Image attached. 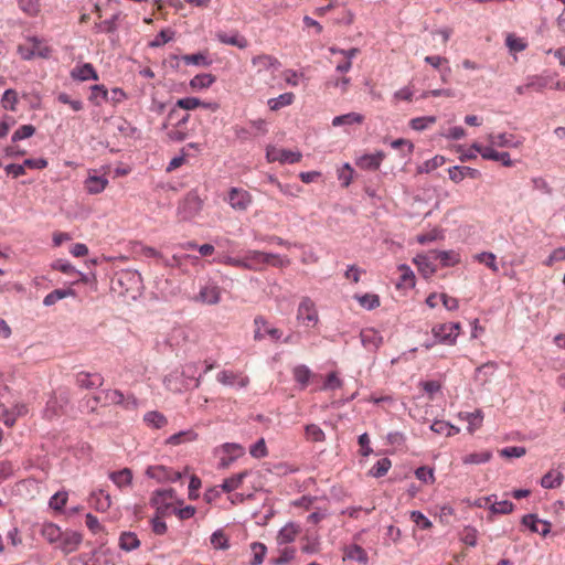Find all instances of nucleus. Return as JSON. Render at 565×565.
Masks as SVG:
<instances>
[{"mask_svg":"<svg viewBox=\"0 0 565 565\" xmlns=\"http://www.w3.org/2000/svg\"><path fill=\"white\" fill-rule=\"evenodd\" d=\"M150 503L152 507L156 508L157 514L167 515L173 511V508L175 505L181 507L183 504V501L177 498L175 490L163 489L156 490L152 493Z\"/></svg>","mask_w":565,"mask_h":565,"instance_id":"1","label":"nucleus"},{"mask_svg":"<svg viewBox=\"0 0 565 565\" xmlns=\"http://www.w3.org/2000/svg\"><path fill=\"white\" fill-rule=\"evenodd\" d=\"M203 207V200L194 191L189 192L178 205V216L181 221H191Z\"/></svg>","mask_w":565,"mask_h":565,"instance_id":"2","label":"nucleus"},{"mask_svg":"<svg viewBox=\"0 0 565 565\" xmlns=\"http://www.w3.org/2000/svg\"><path fill=\"white\" fill-rule=\"evenodd\" d=\"M297 320L306 327H316L319 322V315L313 300L309 297L301 298L297 309Z\"/></svg>","mask_w":565,"mask_h":565,"instance_id":"3","label":"nucleus"},{"mask_svg":"<svg viewBox=\"0 0 565 565\" xmlns=\"http://www.w3.org/2000/svg\"><path fill=\"white\" fill-rule=\"evenodd\" d=\"M222 289L214 281H206L200 287L199 292L193 297V301L202 305L214 306L221 301Z\"/></svg>","mask_w":565,"mask_h":565,"instance_id":"4","label":"nucleus"},{"mask_svg":"<svg viewBox=\"0 0 565 565\" xmlns=\"http://www.w3.org/2000/svg\"><path fill=\"white\" fill-rule=\"evenodd\" d=\"M460 323H439L433 327L431 333L441 343L455 344L460 332Z\"/></svg>","mask_w":565,"mask_h":565,"instance_id":"5","label":"nucleus"},{"mask_svg":"<svg viewBox=\"0 0 565 565\" xmlns=\"http://www.w3.org/2000/svg\"><path fill=\"white\" fill-rule=\"evenodd\" d=\"M199 107H203V108L214 111L218 108V105L216 103H212V102H202L201 99H199L196 97L180 98L177 100L175 107L170 110V113L168 115V119L172 120L178 115L177 108L184 109V110H194Z\"/></svg>","mask_w":565,"mask_h":565,"instance_id":"6","label":"nucleus"},{"mask_svg":"<svg viewBox=\"0 0 565 565\" xmlns=\"http://www.w3.org/2000/svg\"><path fill=\"white\" fill-rule=\"evenodd\" d=\"M486 140L488 145L486 147L495 148H519L522 146V139L518 138L513 134L500 132L494 134L490 132L487 135Z\"/></svg>","mask_w":565,"mask_h":565,"instance_id":"7","label":"nucleus"},{"mask_svg":"<svg viewBox=\"0 0 565 565\" xmlns=\"http://www.w3.org/2000/svg\"><path fill=\"white\" fill-rule=\"evenodd\" d=\"M19 52L24 60H30L32 57H49L51 54V49L39 39H30L26 44L19 46Z\"/></svg>","mask_w":565,"mask_h":565,"instance_id":"8","label":"nucleus"},{"mask_svg":"<svg viewBox=\"0 0 565 565\" xmlns=\"http://www.w3.org/2000/svg\"><path fill=\"white\" fill-rule=\"evenodd\" d=\"M252 64L256 68L257 74L269 73L273 78L276 77V72H278L281 66L278 58L269 54L254 56Z\"/></svg>","mask_w":565,"mask_h":565,"instance_id":"9","label":"nucleus"},{"mask_svg":"<svg viewBox=\"0 0 565 565\" xmlns=\"http://www.w3.org/2000/svg\"><path fill=\"white\" fill-rule=\"evenodd\" d=\"M146 475L158 482H175L182 478V473L162 465L149 466Z\"/></svg>","mask_w":565,"mask_h":565,"instance_id":"10","label":"nucleus"},{"mask_svg":"<svg viewBox=\"0 0 565 565\" xmlns=\"http://www.w3.org/2000/svg\"><path fill=\"white\" fill-rule=\"evenodd\" d=\"M226 201L236 211H246L253 202L248 191L241 188H231Z\"/></svg>","mask_w":565,"mask_h":565,"instance_id":"11","label":"nucleus"},{"mask_svg":"<svg viewBox=\"0 0 565 565\" xmlns=\"http://www.w3.org/2000/svg\"><path fill=\"white\" fill-rule=\"evenodd\" d=\"M300 152H294L291 150L280 149L273 146L267 147L266 159L268 162L278 161L280 163H295L301 159Z\"/></svg>","mask_w":565,"mask_h":565,"instance_id":"12","label":"nucleus"},{"mask_svg":"<svg viewBox=\"0 0 565 565\" xmlns=\"http://www.w3.org/2000/svg\"><path fill=\"white\" fill-rule=\"evenodd\" d=\"M472 148L479 152V154L484 160H492V161H499L504 167H512L513 161L510 158L509 152H499L495 149H492V147H484L483 145L479 142H473Z\"/></svg>","mask_w":565,"mask_h":565,"instance_id":"13","label":"nucleus"},{"mask_svg":"<svg viewBox=\"0 0 565 565\" xmlns=\"http://www.w3.org/2000/svg\"><path fill=\"white\" fill-rule=\"evenodd\" d=\"M254 323L256 327L254 334L255 340H262L266 335H268L273 340L278 341L282 337V331L278 328L270 326L268 321L262 316L256 317Z\"/></svg>","mask_w":565,"mask_h":565,"instance_id":"14","label":"nucleus"},{"mask_svg":"<svg viewBox=\"0 0 565 565\" xmlns=\"http://www.w3.org/2000/svg\"><path fill=\"white\" fill-rule=\"evenodd\" d=\"M82 541L83 536L81 533L66 530L63 532L56 548L61 550L64 554H71L79 547Z\"/></svg>","mask_w":565,"mask_h":565,"instance_id":"15","label":"nucleus"},{"mask_svg":"<svg viewBox=\"0 0 565 565\" xmlns=\"http://www.w3.org/2000/svg\"><path fill=\"white\" fill-rule=\"evenodd\" d=\"M28 413L25 404H15L11 408L6 407L0 403V420L8 427H12L18 417L24 416Z\"/></svg>","mask_w":565,"mask_h":565,"instance_id":"16","label":"nucleus"},{"mask_svg":"<svg viewBox=\"0 0 565 565\" xmlns=\"http://www.w3.org/2000/svg\"><path fill=\"white\" fill-rule=\"evenodd\" d=\"M108 185V179L104 175H97L95 173L88 172V177L84 181V188L88 194H99L102 193Z\"/></svg>","mask_w":565,"mask_h":565,"instance_id":"17","label":"nucleus"},{"mask_svg":"<svg viewBox=\"0 0 565 565\" xmlns=\"http://www.w3.org/2000/svg\"><path fill=\"white\" fill-rule=\"evenodd\" d=\"M216 380L223 385H238L239 387H245L248 385L249 380L247 376H244L239 373H235L233 371L223 370L217 373Z\"/></svg>","mask_w":565,"mask_h":565,"instance_id":"18","label":"nucleus"},{"mask_svg":"<svg viewBox=\"0 0 565 565\" xmlns=\"http://www.w3.org/2000/svg\"><path fill=\"white\" fill-rule=\"evenodd\" d=\"M70 75L74 81H78V82H85V81H89V79H94V81L98 79V74L90 63H84V64L74 66L71 71Z\"/></svg>","mask_w":565,"mask_h":565,"instance_id":"19","label":"nucleus"},{"mask_svg":"<svg viewBox=\"0 0 565 565\" xmlns=\"http://www.w3.org/2000/svg\"><path fill=\"white\" fill-rule=\"evenodd\" d=\"M265 252L247 250L244 255L245 269L247 270H263L266 268Z\"/></svg>","mask_w":565,"mask_h":565,"instance_id":"20","label":"nucleus"},{"mask_svg":"<svg viewBox=\"0 0 565 565\" xmlns=\"http://www.w3.org/2000/svg\"><path fill=\"white\" fill-rule=\"evenodd\" d=\"M449 179L455 183L461 182L465 178L479 179L481 172L475 168L456 166L448 170Z\"/></svg>","mask_w":565,"mask_h":565,"instance_id":"21","label":"nucleus"},{"mask_svg":"<svg viewBox=\"0 0 565 565\" xmlns=\"http://www.w3.org/2000/svg\"><path fill=\"white\" fill-rule=\"evenodd\" d=\"M104 377L98 373L79 372L76 375V384L81 388L92 390L102 386Z\"/></svg>","mask_w":565,"mask_h":565,"instance_id":"22","label":"nucleus"},{"mask_svg":"<svg viewBox=\"0 0 565 565\" xmlns=\"http://www.w3.org/2000/svg\"><path fill=\"white\" fill-rule=\"evenodd\" d=\"M343 561H354L365 565L369 562V555L362 546L350 544L343 547Z\"/></svg>","mask_w":565,"mask_h":565,"instance_id":"23","label":"nucleus"},{"mask_svg":"<svg viewBox=\"0 0 565 565\" xmlns=\"http://www.w3.org/2000/svg\"><path fill=\"white\" fill-rule=\"evenodd\" d=\"M522 523L527 526L532 532L546 536L551 532V523L537 519L534 514L523 516Z\"/></svg>","mask_w":565,"mask_h":565,"instance_id":"24","label":"nucleus"},{"mask_svg":"<svg viewBox=\"0 0 565 565\" xmlns=\"http://www.w3.org/2000/svg\"><path fill=\"white\" fill-rule=\"evenodd\" d=\"M300 531V526L296 523L286 524L277 535V543L284 545L294 542Z\"/></svg>","mask_w":565,"mask_h":565,"instance_id":"25","label":"nucleus"},{"mask_svg":"<svg viewBox=\"0 0 565 565\" xmlns=\"http://www.w3.org/2000/svg\"><path fill=\"white\" fill-rule=\"evenodd\" d=\"M384 157V153L381 151L372 154H364L358 160L356 164L364 170H377Z\"/></svg>","mask_w":565,"mask_h":565,"instance_id":"26","label":"nucleus"},{"mask_svg":"<svg viewBox=\"0 0 565 565\" xmlns=\"http://www.w3.org/2000/svg\"><path fill=\"white\" fill-rule=\"evenodd\" d=\"M217 40L227 45H233L238 49H246L248 46V41L245 36L241 35L238 32H234L233 34H227L224 32H218L216 34Z\"/></svg>","mask_w":565,"mask_h":565,"instance_id":"27","label":"nucleus"},{"mask_svg":"<svg viewBox=\"0 0 565 565\" xmlns=\"http://www.w3.org/2000/svg\"><path fill=\"white\" fill-rule=\"evenodd\" d=\"M118 282L120 285L129 284V287L126 289V291L131 290H139L142 284V279L139 273L134 270H125L121 271L118 276Z\"/></svg>","mask_w":565,"mask_h":565,"instance_id":"28","label":"nucleus"},{"mask_svg":"<svg viewBox=\"0 0 565 565\" xmlns=\"http://www.w3.org/2000/svg\"><path fill=\"white\" fill-rule=\"evenodd\" d=\"M435 260H439L444 267L455 266L460 263V254L455 250H434L430 253Z\"/></svg>","mask_w":565,"mask_h":565,"instance_id":"29","label":"nucleus"},{"mask_svg":"<svg viewBox=\"0 0 565 565\" xmlns=\"http://www.w3.org/2000/svg\"><path fill=\"white\" fill-rule=\"evenodd\" d=\"M63 532L64 531H62L60 526L51 522L44 523L41 527V535L43 539L55 546L57 545Z\"/></svg>","mask_w":565,"mask_h":565,"instance_id":"30","label":"nucleus"},{"mask_svg":"<svg viewBox=\"0 0 565 565\" xmlns=\"http://www.w3.org/2000/svg\"><path fill=\"white\" fill-rule=\"evenodd\" d=\"M118 544L122 551L131 552L140 546V540L136 533L126 531L120 534Z\"/></svg>","mask_w":565,"mask_h":565,"instance_id":"31","label":"nucleus"},{"mask_svg":"<svg viewBox=\"0 0 565 565\" xmlns=\"http://www.w3.org/2000/svg\"><path fill=\"white\" fill-rule=\"evenodd\" d=\"M364 121V116L359 113H348L344 115L335 116L332 119V126H350V125H361Z\"/></svg>","mask_w":565,"mask_h":565,"instance_id":"32","label":"nucleus"},{"mask_svg":"<svg viewBox=\"0 0 565 565\" xmlns=\"http://www.w3.org/2000/svg\"><path fill=\"white\" fill-rule=\"evenodd\" d=\"M222 450L228 455V459L226 458H222L221 459V465L223 467H227L230 465L231 461L235 460L236 458L241 457L244 455V448L238 445V444H224L222 446Z\"/></svg>","mask_w":565,"mask_h":565,"instance_id":"33","label":"nucleus"},{"mask_svg":"<svg viewBox=\"0 0 565 565\" xmlns=\"http://www.w3.org/2000/svg\"><path fill=\"white\" fill-rule=\"evenodd\" d=\"M111 481L120 489L128 487L132 482V472L129 468H124L119 471L109 475Z\"/></svg>","mask_w":565,"mask_h":565,"instance_id":"34","label":"nucleus"},{"mask_svg":"<svg viewBox=\"0 0 565 565\" xmlns=\"http://www.w3.org/2000/svg\"><path fill=\"white\" fill-rule=\"evenodd\" d=\"M433 255H417L414 263L418 270L426 277L431 276L436 271V267L431 264Z\"/></svg>","mask_w":565,"mask_h":565,"instance_id":"35","label":"nucleus"},{"mask_svg":"<svg viewBox=\"0 0 565 565\" xmlns=\"http://www.w3.org/2000/svg\"><path fill=\"white\" fill-rule=\"evenodd\" d=\"M492 458L490 450H481L471 452L462 457V463L465 465H480L488 462Z\"/></svg>","mask_w":565,"mask_h":565,"instance_id":"36","label":"nucleus"},{"mask_svg":"<svg viewBox=\"0 0 565 565\" xmlns=\"http://www.w3.org/2000/svg\"><path fill=\"white\" fill-rule=\"evenodd\" d=\"M430 429L438 435H445L447 437L455 436L459 433L458 427L445 420H435L431 424Z\"/></svg>","mask_w":565,"mask_h":565,"instance_id":"37","label":"nucleus"},{"mask_svg":"<svg viewBox=\"0 0 565 565\" xmlns=\"http://www.w3.org/2000/svg\"><path fill=\"white\" fill-rule=\"evenodd\" d=\"M215 82V77L212 74H199L190 81V87L193 90H201L209 88Z\"/></svg>","mask_w":565,"mask_h":565,"instance_id":"38","label":"nucleus"},{"mask_svg":"<svg viewBox=\"0 0 565 565\" xmlns=\"http://www.w3.org/2000/svg\"><path fill=\"white\" fill-rule=\"evenodd\" d=\"M563 475L559 471L551 470L541 479V486L545 489H554L562 484Z\"/></svg>","mask_w":565,"mask_h":565,"instance_id":"39","label":"nucleus"},{"mask_svg":"<svg viewBox=\"0 0 565 565\" xmlns=\"http://www.w3.org/2000/svg\"><path fill=\"white\" fill-rule=\"evenodd\" d=\"M88 99L96 106H100L103 103L107 102L108 90L105 85H93Z\"/></svg>","mask_w":565,"mask_h":565,"instance_id":"40","label":"nucleus"},{"mask_svg":"<svg viewBox=\"0 0 565 565\" xmlns=\"http://www.w3.org/2000/svg\"><path fill=\"white\" fill-rule=\"evenodd\" d=\"M294 100H295L294 93H284L276 98H270L268 100V106H269L270 110L276 111L282 107L291 105L294 103Z\"/></svg>","mask_w":565,"mask_h":565,"instance_id":"41","label":"nucleus"},{"mask_svg":"<svg viewBox=\"0 0 565 565\" xmlns=\"http://www.w3.org/2000/svg\"><path fill=\"white\" fill-rule=\"evenodd\" d=\"M68 296H74L73 289H55L47 294L43 299V305L46 307L55 305L58 300Z\"/></svg>","mask_w":565,"mask_h":565,"instance_id":"42","label":"nucleus"},{"mask_svg":"<svg viewBox=\"0 0 565 565\" xmlns=\"http://www.w3.org/2000/svg\"><path fill=\"white\" fill-rule=\"evenodd\" d=\"M181 60L186 65L209 66L211 64L207 53L203 52L183 55Z\"/></svg>","mask_w":565,"mask_h":565,"instance_id":"43","label":"nucleus"},{"mask_svg":"<svg viewBox=\"0 0 565 565\" xmlns=\"http://www.w3.org/2000/svg\"><path fill=\"white\" fill-rule=\"evenodd\" d=\"M104 397L96 396V402L104 401L107 404L121 405L124 403V394L118 390H108L103 392Z\"/></svg>","mask_w":565,"mask_h":565,"instance_id":"44","label":"nucleus"},{"mask_svg":"<svg viewBox=\"0 0 565 565\" xmlns=\"http://www.w3.org/2000/svg\"><path fill=\"white\" fill-rule=\"evenodd\" d=\"M475 259L481 264H484L492 273L497 274L499 271V267L497 264V257L491 252H482L480 254L475 255Z\"/></svg>","mask_w":565,"mask_h":565,"instance_id":"45","label":"nucleus"},{"mask_svg":"<svg viewBox=\"0 0 565 565\" xmlns=\"http://www.w3.org/2000/svg\"><path fill=\"white\" fill-rule=\"evenodd\" d=\"M437 118L435 116L416 117L409 120V127L417 131H423L429 126L436 124Z\"/></svg>","mask_w":565,"mask_h":565,"instance_id":"46","label":"nucleus"},{"mask_svg":"<svg viewBox=\"0 0 565 565\" xmlns=\"http://www.w3.org/2000/svg\"><path fill=\"white\" fill-rule=\"evenodd\" d=\"M247 476V471L239 472L224 480L222 489L225 492H231L241 487L244 478Z\"/></svg>","mask_w":565,"mask_h":565,"instance_id":"47","label":"nucleus"},{"mask_svg":"<svg viewBox=\"0 0 565 565\" xmlns=\"http://www.w3.org/2000/svg\"><path fill=\"white\" fill-rule=\"evenodd\" d=\"M305 436L307 440L312 443H320L323 441L326 438L323 430L316 424H310L306 426Z\"/></svg>","mask_w":565,"mask_h":565,"instance_id":"48","label":"nucleus"},{"mask_svg":"<svg viewBox=\"0 0 565 565\" xmlns=\"http://www.w3.org/2000/svg\"><path fill=\"white\" fill-rule=\"evenodd\" d=\"M211 544L217 550H227L230 547L228 536L223 530H217L211 535Z\"/></svg>","mask_w":565,"mask_h":565,"instance_id":"49","label":"nucleus"},{"mask_svg":"<svg viewBox=\"0 0 565 565\" xmlns=\"http://www.w3.org/2000/svg\"><path fill=\"white\" fill-rule=\"evenodd\" d=\"M392 467V461L388 458L380 459L370 470V475L380 478L385 476Z\"/></svg>","mask_w":565,"mask_h":565,"instance_id":"50","label":"nucleus"},{"mask_svg":"<svg viewBox=\"0 0 565 565\" xmlns=\"http://www.w3.org/2000/svg\"><path fill=\"white\" fill-rule=\"evenodd\" d=\"M18 95L14 89H7L1 98V106L11 111L17 110Z\"/></svg>","mask_w":565,"mask_h":565,"instance_id":"51","label":"nucleus"},{"mask_svg":"<svg viewBox=\"0 0 565 565\" xmlns=\"http://www.w3.org/2000/svg\"><path fill=\"white\" fill-rule=\"evenodd\" d=\"M93 499H95V507L99 511H106L111 505V499L108 493L104 490H99L98 492L93 493Z\"/></svg>","mask_w":565,"mask_h":565,"instance_id":"52","label":"nucleus"},{"mask_svg":"<svg viewBox=\"0 0 565 565\" xmlns=\"http://www.w3.org/2000/svg\"><path fill=\"white\" fill-rule=\"evenodd\" d=\"M311 377V371L306 365H298L294 369V379L302 387L307 386Z\"/></svg>","mask_w":565,"mask_h":565,"instance_id":"53","label":"nucleus"},{"mask_svg":"<svg viewBox=\"0 0 565 565\" xmlns=\"http://www.w3.org/2000/svg\"><path fill=\"white\" fill-rule=\"evenodd\" d=\"M355 299L359 301V303L369 310L375 309L380 306V298L377 295L374 294H365L362 296H355Z\"/></svg>","mask_w":565,"mask_h":565,"instance_id":"54","label":"nucleus"},{"mask_svg":"<svg viewBox=\"0 0 565 565\" xmlns=\"http://www.w3.org/2000/svg\"><path fill=\"white\" fill-rule=\"evenodd\" d=\"M20 9L30 17H35L40 12V0H19Z\"/></svg>","mask_w":565,"mask_h":565,"instance_id":"55","label":"nucleus"},{"mask_svg":"<svg viewBox=\"0 0 565 565\" xmlns=\"http://www.w3.org/2000/svg\"><path fill=\"white\" fill-rule=\"evenodd\" d=\"M265 264L267 266H274L278 268H284L289 266L290 260L287 257H282L278 254L265 253Z\"/></svg>","mask_w":565,"mask_h":565,"instance_id":"56","label":"nucleus"},{"mask_svg":"<svg viewBox=\"0 0 565 565\" xmlns=\"http://www.w3.org/2000/svg\"><path fill=\"white\" fill-rule=\"evenodd\" d=\"M143 419L149 426L154 428H161L167 424V418L159 412H148Z\"/></svg>","mask_w":565,"mask_h":565,"instance_id":"57","label":"nucleus"},{"mask_svg":"<svg viewBox=\"0 0 565 565\" xmlns=\"http://www.w3.org/2000/svg\"><path fill=\"white\" fill-rule=\"evenodd\" d=\"M250 550L253 553V559L250 561V565L262 564L267 551L265 544L255 542L250 545Z\"/></svg>","mask_w":565,"mask_h":565,"instance_id":"58","label":"nucleus"},{"mask_svg":"<svg viewBox=\"0 0 565 565\" xmlns=\"http://www.w3.org/2000/svg\"><path fill=\"white\" fill-rule=\"evenodd\" d=\"M550 82L551 79L545 76H532L527 78V86H530V89L543 92L550 86Z\"/></svg>","mask_w":565,"mask_h":565,"instance_id":"59","label":"nucleus"},{"mask_svg":"<svg viewBox=\"0 0 565 565\" xmlns=\"http://www.w3.org/2000/svg\"><path fill=\"white\" fill-rule=\"evenodd\" d=\"M466 419L469 424L468 430L473 433L476 429L480 428L483 422V414L481 411H476L473 413H467Z\"/></svg>","mask_w":565,"mask_h":565,"instance_id":"60","label":"nucleus"},{"mask_svg":"<svg viewBox=\"0 0 565 565\" xmlns=\"http://www.w3.org/2000/svg\"><path fill=\"white\" fill-rule=\"evenodd\" d=\"M460 539L465 544L475 547L478 539L477 529L473 526H465L460 534Z\"/></svg>","mask_w":565,"mask_h":565,"instance_id":"61","label":"nucleus"},{"mask_svg":"<svg viewBox=\"0 0 565 565\" xmlns=\"http://www.w3.org/2000/svg\"><path fill=\"white\" fill-rule=\"evenodd\" d=\"M35 134V127L33 125H22L20 128H18L11 139L13 142L26 139L32 137Z\"/></svg>","mask_w":565,"mask_h":565,"instance_id":"62","label":"nucleus"},{"mask_svg":"<svg viewBox=\"0 0 565 565\" xmlns=\"http://www.w3.org/2000/svg\"><path fill=\"white\" fill-rule=\"evenodd\" d=\"M343 385L342 380L338 376L337 372H331L327 375L326 381L321 387L323 391H334L341 388Z\"/></svg>","mask_w":565,"mask_h":565,"instance_id":"63","label":"nucleus"},{"mask_svg":"<svg viewBox=\"0 0 565 565\" xmlns=\"http://www.w3.org/2000/svg\"><path fill=\"white\" fill-rule=\"evenodd\" d=\"M301 551L306 554H317L320 552V541L318 537L306 536L301 545Z\"/></svg>","mask_w":565,"mask_h":565,"instance_id":"64","label":"nucleus"}]
</instances>
